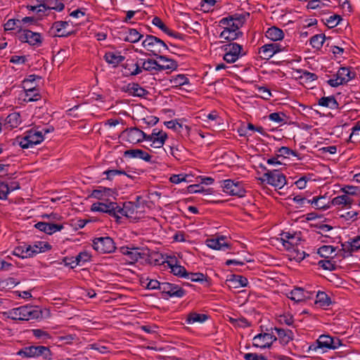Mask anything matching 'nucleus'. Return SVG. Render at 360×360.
Returning a JSON list of instances; mask_svg holds the SVG:
<instances>
[{"mask_svg": "<svg viewBox=\"0 0 360 360\" xmlns=\"http://www.w3.org/2000/svg\"><path fill=\"white\" fill-rule=\"evenodd\" d=\"M4 314L13 320L29 321L39 318L41 316V311L37 307L25 305L9 309Z\"/></svg>", "mask_w": 360, "mask_h": 360, "instance_id": "nucleus-1", "label": "nucleus"}, {"mask_svg": "<svg viewBox=\"0 0 360 360\" xmlns=\"http://www.w3.org/2000/svg\"><path fill=\"white\" fill-rule=\"evenodd\" d=\"M17 355L25 358L41 359L42 360H52L53 354L49 347L43 345H31L22 348Z\"/></svg>", "mask_w": 360, "mask_h": 360, "instance_id": "nucleus-2", "label": "nucleus"}, {"mask_svg": "<svg viewBox=\"0 0 360 360\" xmlns=\"http://www.w3.org/2000/svg\"><path fill=\"white\" fill-rule=\"evenodd\" d=\"M44 139L39 131V127L32 128L21 137L17 138V141L22 148H29L41 143Z\"/></svg>", "mask_w": 360, "mask_h": 360, "instance_id": "nucleus-3", "label": "nucleus"}, {"mask_svg": "<svg viewBox=\"0 0 360 360\" xmlns=\"http://www.w3.org/2000/svg\"><path fill=\"white\" fill-rule=\"evenodd\" d=\"M142 46L148 51H150L158 58L160 53L169 50L167 45L164 41L153 35L147 34L146 39L142 41Z\"/></svg>", "mask_w": 360, "mask_h": 360, "instance_id": "nucleus-4", "label": "nucleus"}, {"mask_svg": "<svg viewBox=\"0 0 360 360\" xmlns=\"http://www.w3.org/2000/svg\"><path fill=\"white\" fill-rule=\"evenodd\" d=\"M333 78L327 81L332 87H338L346 84L356 77V72L350 67H341L339 68Z\"/></svg>", "mask_w": 360, "mask_h": 360, "instance_id": "nucleus-5", "label": "nucleus"}, {"mask_svg": "<svg viewBox=\"0 0 360 360\" xmlns=\"http://www.w3.org/2000/svg\"><path fill=\"white\" fill-rule=\"evenodd\" d=\"M17 37L20 42L27 43L30 46L35 48L41 46L44 41L43 36L41 33L31 31L26 27L18 30Z\"/></svg>", "mask_w": 360, "mask_h": 360, "instance_id": "nucleus-6", "label": "nucleus"}, {"mask_svg": "<svg viewBox=\"0 0 360 360\" xmlns=\"http://www.w3.org/2000/svg\"><path fill=\"white\" fill-rule=\"evenodd\" d=\"M225 51L224 60L228 63H235L238 58L245 55L243 46L237 43H229L222 46Z\"/></svg>", "mask_w": 360, "mask_h": 360, "instance_id": "nucleus-7", "label": "nucleus"}, {"mask_svg": "<svg viewBox=\"0 0 360 360\" xmlns=\"http://www.w3.org/2000/svg\"><path fill=\"white\" fill-rule=\"evenodd\" d=\"M262 181L278 189L283 188L286 184L285 176L277 169L268 170L265 172Z\"/></svg>", "mask_w": 360, "mask_h": 360, "instance_id": "nucleus-8", "label": "nucleus"}, {"mask_svg": "<svg viewBox=\"0 0 360 360\" xmlns=\"http://www.w3.org/2000/svg\"><path fill=\"white\" fill-rule=\"evenodd\" d=\"M316 345H311L309 349L316 350L320 348L322 349H335L342 345L341 341L338 338H333L327 335H321L316 342Z\"/></svg>", "mask_w": 360, "mask_h": 360, "instance_id": "nucleus-9", "label": "nucleus"}, {"mask_svg": "<svg viewBox=\"0 0 360 360\" xmlns=\"http://www.w3.org/2000/svg\"><path fill=\"white\" fill-rule=\"evenodd\" d=\"M93 248L101 254L112 253L115 249V243L109 236L96 238L93 240Z\"/></svg>", "mask_w": 360, "mask_h": 360, "instance_id": "nucleus-10", "label": "nucleus"}, {"mask_svg": "<svg viewBox=\"0 0 360 360\" xmlns=\"http://www.w3.org/2000/svg\"><path fill=\"white\" fill-rule=\"evenodd\" d=\"M223 191L230 195H235L239 198L245 196V189L241 181L232 179H226L222 184Z\"/></svg>", "mask_w": 360, "mask_h": 360, "instance_id": "nucleus-11", "label": "nucleus"}, {"mask_svg": "<svg viewBox=\"0 0 360 360\" xmlns=\"http://www.w3.org/2000/svg\"><path fill=\"white\" fill-rule=\"evenodd\" d=\"M146 134L137 127L127 128L121 134L122 139L129 143L136 144L146 141Z\"/></svg>", "mask_w": 360, "mask_h": 360, "instance_id": "nucleus-12", "label": "nucleus"}, {"mask_svg": "<svg viewBox=\"0 0 360 360\" xmlns=\"http://www.w3.org/2000/svg\"><path fill=\"white\" fill-rule=\"evenodd\" d=\"M287 51L286 46L278 43L266 44L259 49V54L262 59L268 60L276 53Z\"/></svg>", "mask_w": 360, "mask_h": 360, "instance_id": "nucleus-13", "label": "nucleus"}, {"mask_svg": "<svg viewBox=\"0 0 360 360\" xmlns=\"http://www.w3.org/2000/svg\"><path fill=\"white\" fill-rule=\"evenodd\" d=\"M117 203L110 201L109 200L103 202H94L91 205V210L93 212H100L108 214L110 216L116 218V210Z\"/></svg>", "mask_w": 360, "mask_h": 360, "instance_id": "nucleus-14", "label": "nucleus"}, {"mask_svg": "<svg viewBox=\"0 0 360 360\" xmlns=\"http://www.w3.org/2000/svg\"><path fill=\"white\" fill-rule=\"evenodd\" d=\"M167 134L159 129H153L151 134H146V141H150V146L155 148H160L165 144Z\"/></svg>", "mask_w": 360, "mask_h": 360, "instance_id": "nucleus-15", "label": "nucleus"}, {"mask_svg": "<svg viewBox=\"0 0 360 360\" xmlns=\"http://www.w3.org/2000/svg\"><path fill=\"white\" fill-rule=\"evenodd\" d=\"M139 206L132 202H125L122 206L117 204L116 210V221H117L122 217L127 218H135L134 214Z\"/></svg>", "mask_w": 360, "mask_h": 360, "instance_id": "nucleus-16", "label": "nucleus"}, {"mask_svg": "<svg viewBox=\"0 0 360 360\" xmlns=\"http://www.w3.org/2000/svg\"><path fill=\"white\" fill-rule=\"evenodd\" d=\"M140 59L138 57L127 59L122 65L125 76H136L141 73Z\"/></svg>", "mask_w": 360, "mask_h": 360, "instance_id": "nucleus-17", "label": "nucleus"}, {"mask_svg": "<svg viewBox=\"0 0 360 360\" xmlns=\"http://www.w3.org/2000/svg\"><path fill=\"white\" fill-rule=\"evenodd\" d=\"M276 339L277 338L271 333H259L254 337L252 345L260 349L269 348Z\"/></svg>", "mask_w": 360, "mask_h": 360, "instance_id": "nucleus-18", "label": "nucleus"}, {"mask_svg": "<svg viewBox=\"0 0 360 360\" xmlns=\"http://www.w3.org/2000/svg\"><path fill=\"white\" fill-rule=\"evenodd\" d=\"M205 244L208 248L216 250L225 251L231 248L230 244L227 242L226 237L221 235L206 239Z\"/></svg>", "mask_w": 360, "mask_h": 360, "instance_id": "nucleus-19", "label": "nucleus"}, {"mask_svg": "<svg viewBox=\"0 0 360 360\" xmlns=\"http://www.w3.org/2000/svg\"><path fill=\"white\" fill-rule=\"evenodd\" d=\"M25 248L28 255L29 258L33 257L40 252H44L47 250H51V245L44 241H37L33 244L25 243Z\"/></svg>", "mask_w": 360, "mask_h": 360, "instance_id": "nucleus-20", "label": "nucleus"}, {"mask_svg": "<svg viewBox=\"0 0 360 360\" xmlns=\"http://www.w3.org/2000/svg\"><path fill=\"white\" fill-rule=\"evenodd\" d=\"M160 292L169 297H182L186 294V291L179 285L167 282L162 283Z\"/></svg>", "mask_w": 360, "mask_h": 360, "instance_id": "nucleus-21", "label": "nucleus"}, {"mask_svg": "<svg viewBox=\"0 0 360 360\" xmlns=\"http://www.w3.org/2000/svg\"><path fill=\"white\" fill-rule=\"evenodd\" d=\"M120 251L127 257V260H128L130 264L136 262L139 259H143L146 255L143 252H141L139 248H130L129 247H122Z\"/></svg>", "mask_w": 360, "mask_h": 360, "instance_id": "nucleus-22", "label": "nucleus"}, {"mask_svg": "<svg viewBox=\"0 0 360 360\" xmlns=\"http://www.w3.org/2000/svg\"><path fill=\"white\" fill-rule=\"evenodd\" d=\"M68 26L67 21H56L53 23L51 27V32L54 37H67L70 36L73 32H68L65 30L66 27Z\"/></svg>", "mask_w": 360, "mask_h": 360, "instance_id": "nucleus-23", "label": "nucleus"}, {"mask_svg": "<svg viewBox=\"0 0 360 360\" xmlns=\"http://www.w3.org/2000/svg\"><path fill=\"white\" fill-rule=\"evenodd\" d=\"M141 69L143 71L149 72L151 75H155L159 72V62L153 58H141Z\"/></svg>", "mask_w": 360, "mask_h": 360, "instance_id": "nucleus-24", "label": "nucleus"}, {"mask_svg": "<svg viewBox=\"0 0 360 360\" xmlns=\"http://www.w3.org/2000/svg\"><path fill=\"white\" fill-rule=\"evenodd\" d=\"M157 58L160 60V61H158L160 65V67H158L159 72L162 71L170 72L178 68V64L174 60L162 55L158 56Z\"/></svg>", "mask_w": 360, "mask_h": 360, "instance_id": "nucleus-25", "label": "nucleus"}, {"mask_svg": "<svg viewBox=\"0 0 360 360\" xmlns=\"http://www.w3.org/2000/svg\"><path fill=\"white\" fill-rule=\"evenodd\" d=\"M310 205L316 210H326L331 207V200L326 195L316 196L310 200Z\"/></svg>", "mask_w": 360, "mask_h": 360, "instance_id": "nucleus-26", "label": "nucleus"}, {"mask_svg": "<svg viewBox=\"0 0 360 360\" xmlns=\"http://www.w3.org/2000/svg\"><path fill=\"white\" fill-rule=\"evenodd\" d=\"M34 226L39 231L49 235H51L57 231H60L63 229V226L62 224H56L44 221H39Z\"/></svg>", "mask_w": 360, "mask_h": 360, "instance_id": "nucleus-27", "label": "nucleus"}, {"mask_svg": "<svg viewBox=\"0 0 360 360\" xmlns=\"http://www.w3.org/2000/svg\"><path fill=\"white\" fill-rule=\"evenodd\" d=\"M311 294L302 288H295L289 293L288 297L296 302H300L310 299Z\"/></svg>", "mask_w": 360, "mask_h": 360, "instance_id": "nucleus-28", "label": "nucleus"}, {"mask_svg": "<svg viewBox=\"0 0 360 360\" xmlns=\"http://www.w3.org/2000/svg\"><path fill=\"white\" fill-rule=\"evenodd\" d=\"M124 156L129 158H139L146 162H150L151 155L141 149H130L124 151Z\"/></svg>", "mask_w": 360, "mask_h": 360, "instance_id": "nucleus-29", "label": "nucleus"}, {"mask_svg": "<svg viewBox=\"0 0 360 360\" xmlns=\"http://www.w3.org/2000/svg\"><path fill=\"white\" fill-rule=\"evenodd\" d=\"M125 91L129 95L137 97H145L148 95V91L144 88L141 87L137 83H129L126 86Z\"/></svg>", "mask_w": 360, "mask_h": 360, "instance_id": "nucleus-30", "label": "nucleus"}, {"mask_svg": "<svg viewBox=\"0 0 360 360\" xmlns=\"http://www.w3.org/2000/svg\"><path fill=\"white\" fill-rule=\"evenodd\" d=\"M342 250L346 252H354L360 250V233L349 241L342 244Z\"/></svg>", "mask_w": 360, "mask_h": 360, "instance_id": "nucleus-31", "label": "nucleus"}, {"mask_svg": "<svg viewBox=\"0 0 360 360\" xmlns=\"http://www.w3.org/2000/svg\"><path fill=\"white\" fill-rule=\"evenodd\" d=\"M265 36L272 41H277L282 40L285 34L281 29L276 26H272L265 32Z\"/></svg>", "mask_w": 360, "mask_h": 360, "instance_id": "nucleus-32", "label": "nucleus"}, {"mask_svg": "<svg viewBox=\"0 0 360 360\" xmlns=\"http://www.w3.org/2000/svg\"><path fill=\"white\" fill-rule=\"evenodd\" d=\"M275 331L280 342L283 345L288 344L293 339V333L289 329L275 328Z\"/></svg>", "mask_w": 360, "mask_h": 360, "instance_id": "nucleus-33", "label": "nucleus"}, {"mask_svg": "<svg viewBox=\"0 0 360 360\" xmlns=\"http://www.w3.org/2000/svg\"><path fill=\"white\" fill-rule=\"evenodd\" d=\"M169 81L171 84V87L175 89H179L182 86L190 84L189 79L183 74L173 75L170 77Z\"/></svg>", "mask_w": 360, "mask_h": 360, "instance_id": "nucleus-34", "label": "nucleus"}, {"mask_svg": "<svg viewBox=\"0 0 360 360\" xmlns=\"http://www.w3.org/2000/svg\"><path fill=\"white\" fill-rule=\"evenodd\" d=\"M104 59L108 64L112 65L113 67H117L124 61V57L120 52L108 51L105 53Z\"/></svg>", "mask_w": 360, "mask_h": 360, "instance_id": "nucleus-35", "label": "nucleus"}, {"mask_svg": "<svg viewBox=\"0 0 360 360\" xmlns=\"http://www.w3.org/2000/svg\"><path fill=\"white\" fill-rule=\"evenodd\" d=\"M281 240L284 248L290 250L297 244V240L295 234L290 233V232H283L281 233Z\"/></svg>", "mask_w": 360, "mask_h": 360, "instance_id": "nucleus-36", "label": "nucleus"}, {"mask_svg": "<svg viewBox=\"0 0 360 360\" xmlns=\"http://www.w3.org/2000/svg\"><path fill=\"white\" fill-rule=\"evenodd\" d=\"M114 192L112 189L105 187H99L92 191L91 197L104 201L107 200V197L112 196Z\"/></svg>", "mask_w": 360, "mask_h": 360, "instance_id": "nucleus-37", "label": "nucleus"}, {"mask_svg": "<svg viewBox=\"0 0 360 360\" xmlns=\"http://www.w3.org/2000/svg\"><path fill=\"white\" fill-rule=\"evenodd\" d=\"M167 264L171 269V272L178 277L186 278L187 271L184 266L177 264L174 259L167 262Z\"/></svg>", "mask_w": 360, "mask_h": 360, "instance_id": "nucleus-38", "label": "nucleus"}, {"mask_svg": "<svg viewBox=\"0 0 360 360\" xmlns=\"http://www.w3.org/2000/svg\"><path fill=\"white\" fill-rule=\"evenodd\" d=\"M21 123V117L19 112H13L9 114L5 120V125L11 129L18 127Z\"/></svg>", "mask_w": 360, "mask_h": 360, "instance_id": "nucleus-39", "label": "nucleus"}, {"mask_svg": "<svg viewBox=\"0 0 360 360\" xmlns=\"http://www.w3.org/2000/svg\"><path fill=\"white\" fill-rule=\"evenodd\" d=\"M25 96L24 101L26 102H34L41 99V96L39 93V89L36 87H30L25 89Z\"/></svg>", "mask_w": 360, "mask_h": 360, "instance_id": "nucleus-40", "label": "nucleus"}, {"mask_svg": "<svg viewBox=\"0 0 360 360\" xmlns=\"http://www.w3.org/2000/svg\"><path fill=\"white\" fill-rule=\"evenodd\" d=\"M44 8H41L40 12H45L46 10H56L61 11L64 9V4L59 0H47L44 4Z\"/></svg>", "mask_w": 360, "mask_h": 360, "instance_id": "nucleus-41", "label": "nucleus"}, {"mask_svg": "<svg viewBox=\"0 0 360 360\" xmlns=\"http://www.w3.org/2000/svg\"><path fill=\"white\" fill-rule=\"evenodd\" d=\"M124 35V40L130 43H136L143 37L136 29L131 28L125 32Z\"/></svg>", "mask_w": 360, "mask_h": 360, "instance_id": "nucleus-42", "label": "nucleus"}, {"mask_svg": "<svg viewBox=\"0 0 360 360\" xmlns=\"http://www.w3.org/2000/svg\"><path fill=\"white\" fill-rule=\"evenodd\" d=\"M208 319V316L205 314H198L196 312H191L187 315L186 322L188 324H193L194 323H203Z\"/></svg>", "mask_w": 360, "mask_h": 360, "instance_id": "nucleus-43", "label": "nucleus"}, {"mask_svg": "<svg viewBox=\"0 0 360 360\" xmlns=\"http://www.w3.org/2000/svg\"><path fill=\"white\" fill-rule=\"evenodd\" d=\"M319 105L330 109H338L339 104L334 96L322 97L319 100Z\"/></svg>", "mask_w": 360, "mask_h": 360, "instance_id": "nucleus-44", "label": "nucleus"}, {"mask_svg": "<svg viewBox=\"0 0 360 360\" xmlns=\"http://www.w3.org/2000/svg\"><path fill=\"white\" fill-rule=\"evenodd\" d=\"M234 288L246 287L248 285V280L246 277L241 275H231V277L229 280Z\"/></svg>", "mask_w": 360, "mask_h": 360, "instance_id": "nucleus-45", "label": "nucleus"}, {"mask_svg": "<svg viewBox=\"0 0 360 360\" xmlns=\"http://www.w3.org/2000/svg\"><path fill=\"white\" fill-rule=\"evenodd\" d=\"M243 35V32L240 30L230 31L229 30H224L221 34L220 37L224 39L226 41H231L238 39Z\"/></svg>", "mask_w": 360, "mask_h": 360, "instance_id": "nucleus-46", "label": "nucleus"}, {"mask_svg": "<svg viewBox=\"0 0 360 360\" xmlns=\"http://www.w3.org/2000/svg\"><path fill=\"white\" fill-rule=\"evenodd\" d=\"M352 200L347 195H338L331 200V205H342L350 207Z\"/></svg>", "mask_w": 360, "mask_h": 360, "instance_id": "nucleus-47", "label": "nucleus"}, {"mask_svg": "<svg viewBox=\"0 0 360 360\" xmlns=\"http://www.w3.org/2000/svg\"><path fill=\"white\" fill-rule=\"evenodd\" d=\"M315 302L320 307H328L330 304V300L325 292L319 291L316 295Z\"/></svg>", "mask_w": 360, "mask_h": 360, "instance_id": "nucleus-48", "label": "nucleus"}, {"mask_svg": "<svg viewBox=\"0 0 360 360\" xmlns=\"http://www.w3.org/2000/svg\"><path fill=\"white\" fill-rule=\"evenodd\" d=\"M326 36L323 34H316L311 37L310 44L314 49L319 50L322 48Z\"/></svg>", "mask_w": 360, "mask_h": 360, "instance_id": "nucleus-49", "label": "nucleus"}, {"mask_svg": "<svg viewBox=\"0 0 360 360\" xmlns=\"http://www.w3.org/2000/svg\"><path fill=\"white\" fill-rule=\"evenodd\" d=\"M250 14L248 13H235L233 15L227 17L229 19L233 20V22H236L237 25L235 27H242L248 17H249Z\"/></svg>", "mask_w": 360, "mask_h": 360, "instance_id": "nucleus-50", "label": "nucleus"}, {"mask_svg": "<svg viewBox=\"0 0 360 360\" xmlns=\"http://www.w3.org/2000/svg\"><path fill=\"white\" fill-rule=\"evenodd\" d=\"M24 27H21V22H20L19 19H9L5 24H4V30L6 31H12L18 30H22Z\"/></svg>", "mask_w": 360, "mask_h": 360, "instance_id": "nucleus-51", "label": "nucleus"}, {"mask_svg": "<svg viewBox=\"0 0 360 360\" xmlns=\"http://www.w3.org/2000/svg\"><path fill=\"white\" fill-rule=\"evenodd\" d=\"M335 252V248L332 245H323L318 249V254L321 257L328 258Z\"/></svg>", "mask_w": 360, "mask_h": 360, "instance_id": "nucleus-52", "label": "nucleus"}, {"mask_svg": "<svg viewBox=\"0 0 360 360\" xmlns=\"http://www.w3.org/2000/svg\"><path fill=\"white\" fill-rule=\"evenodd\" d=\"M30 4L27 6L28 10L32 11H36L37 13H40V10L41 8H44V2L47 0H29Z\"/></svg>", "mask_w": 360, "mask_h": 360, "instance_id": "nucleus-53", "label": "nucleus"}, {"mask_svg": "<svg viewBox=\"0 0 360 360\" xmlns=\"http://www.w3.org/2000/svg\"><path fill=\"white\" fill-rule=\"evenodd\" d=\"M188 280H190L193 282H203L205 281H207V276L203 274L202 273H191V272H187L186 278Z\"/></svg>", "mask_w": 360, "mask_h": 360, "instance_id": "nucleus-54", "label": "nucleus"}, {"mask_svg": "<svg viewBox=\"0 0 360 360\" xmlns=\"http://www.w3.org/2000/svg\"><path fill=\"white\" fill-rule=\"evenodd\" d=\"M32 333L37 339L41 340L43 342L51 338V335L42 329H33L32 330Z\"/></svg>", "mask_w": 360, "mask_h": 360, "instance_id": "nucleus-55", "label": "nucleus"}, {"mask_svg": "<svg viewBox=\"0 0 360 360\" xmlns=\"http://www.w3.org/2000/svg\"><path fill=\"white\" fill-rule=\"evenodd\" d=\"M91 255L89 252H81L75 257L76 264H78V265L79 266L82 265L85 262H89L91 260Z\"/></svg>", "mask_w": 360, "mask_h": 360, "instance_id": "nucleus-56", "label": "nucleus"}, {"mask_svg": "<svg viewBox=\"0 0 360 360\" xmlns=\"http://www.w3.org/2000/svg\"><path fill=\"white\" fill-rule=\"evenodd\" d=\"M300 73L301 75H300L299 78L303 80L304 82H311L318 79V76L316 74L310 72L307 70H301L300 71Z\"/></svg>", "mask_w": 360, "mask_h": 360, "instance_id": "nucleus-57", "label": "nucleus"}, {"mask_svg": "<svg viewBox=\"0 0 360 360\" xmlns=\"http://www.w3.org/2000/svg\"><path fill=\"white\" fill-rule=\"evenodd\" d=\"M290 155L296 157L297 153L296 151L291 150L290 148L285 146L279 148L277 150L278 157H283L285 158H289Z\"/></svg>", "mask_w": 360, "mask_h": 360, "instance_id": "nucleus-58", "label": "nucleus"}, {"mask_svg": "<svg viewBox=\"0 0 360 360\" xmlns=\"http://www.w3.org/2000/svg\"><path fill=\"white\" fill-rule=\"evenodd\" d=\"M12 254L22 259L29 258L25 248V243H22V245L15 247L13 250Z\"/></svg>", "mask_w": 360, "mask_h": 360, "instance_id": "nucleus-59", "label": "nucleus"}, {"mask_svg": "<svg viewBox=\"0 0 360 360\" xmlns=\"http://www.w3.org/2000/svg\"><path fill=\"white\" fill-rule=\"evenodd\" d=\"M219 23L222 25H224V30H229L230 31H232L233 30L234 31L240 30V27H235L237 24L236 22H233V20L229 19L228 18H224L220 21Z\"/></svg>", "mask_w": 360, "mask_h": 360, "instance_id": "nucleus-60", "label": "nucleus"}, {"mask_svg": "<svg viewBox=\"0 0 360 360\" xmlns=\"http://www.w3.org/2000/svg\"><path fill=\"white\" fill-rule=\"evenodd\" d=\"M290 252V257L291 259H295L297 262H301L302 261L305 257V252L304 251H300L295 248V245L293 246L291 250H289Z\"/></svg>", "mask_w": 360, "mask_h": 360, "instance_id": "nucleus-61", "label": "nucleus"}, {"mask_svg": "<svg viewBox=\"0 0 360 360\" xmlns=\"http://www.w3.org/2000/svg\"><path fill=\"white\" fill-rule=\"evenodd\" d=\"M342 20V18L340 15H333L326 18V24L328 27L333 28L338 25Z\"/></svg>", "mask_w": 360, "mask_h": 360, "instance_id": "nucleus-62", "label": "nucleus"}, {"mask_svg": "<svg viewBox=\"0 0 360 360\" xmlns=\"http://www.w3.org/2000/svg\"><path fill=\"white\" fill-rule=\"evenodd\" d=\"M255 89L260 94V97L263 99L269 100L272 96L270 89L266 86H257Z\"/></svg>", "mask_w": 360, "mask_h": 360, "instance_id": "nucleus-63", "label": "nucleus"}, {"mask_svg": "<svg viewBox=\"0 0 360 360\" xmlns=\"http://www.w3.org/2000/svg\"><path fill=\"white\" fill-rule=\"evenodd\" d=\"M146 288L149 290H161L162 283L155 279H146Z\"/></svg>", "mask_w": 360, "mask_h": 360, "instance_id": "nucleus-64", "label": "nucleus"}]
</instances>
